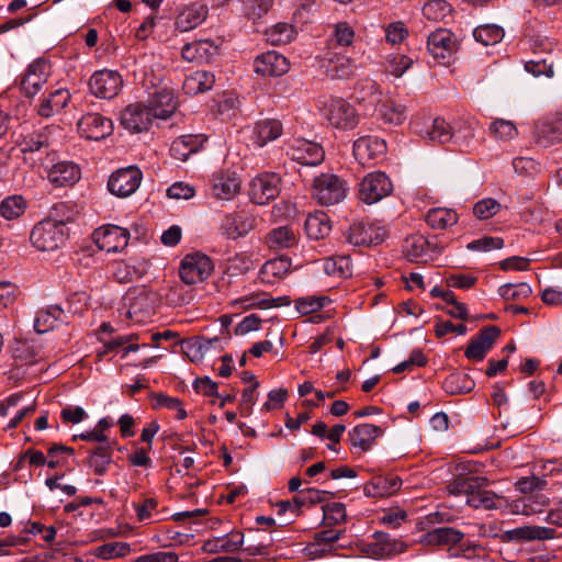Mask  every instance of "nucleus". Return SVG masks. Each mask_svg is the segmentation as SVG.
<instances>
[{"mask_svg": "<svg viewBox=\"0 0 562 562\" xmlns=\"http://www.w3.org/2000/svg\"><path fill=\"white\" fill-rule=\"evenodd\" d=\"M531 288L528 283H507L498 289L499 295L507 301L527 299L531 294Z\"/></svg>", "mask_w": 562, "mask_h": 562, "instance_id": "e2e57ef3", "label": "nucleus"}, {"mask_svg": "<svg viewBox=\"0 0 562 562\" xmlns=\"http://www.w3.org/2000/svg\"><path fill=\"white\" fill-rule=\"evenodd\" d=\"M206 139L201 134L181 135L171 143L170 155L179 161H187L192 154L203 147Z\"/></svg>", "mask_w": 562, "mask_h": 562, "instance_id": "2f4dec72", "label": "nucleus"}, {"mask_svg": "<svg viewBox=\"0 0 562 562\" xmlns=\"http://www.w3.org/2000/svg\"><path fill=\"white\" fill-rule=\"evenodd\" d=\"M502 210L498 201L492 198H486L477 201L473 206V214L479 220H488L496 215Z\"/></svg>", "mask_w": 562, "mask_h": 562, "instance_id": "69168bd1", "label": "nucleus"}, {"mask_svg": "<svg viewBox=\"0 0 562 562\" xmlns=\"http://www.w3.org/2000/svg\"><path fill=\"white\" fill-rule=\"evenodd\" d=\"M125 301L127 305L125 315L131 321L144 323L154 315V305L146 291H130Z\"/></svg>", "mask_w": 562, "mask_h": 562, "instance_id": "412c9836", "label": "nucleus"}, {"mask_svg": "<svg viewBox=\"0 0 562 562\" xmlns=\"http://www.w3.org/2000/svg\"><path fill=\"white\" fill-rule=\"evenodd\" d=\"M98 247L106 252H119L126 248L130 233L116 225H106L93 233Z\"/></svg>", "mask_w": 562, "mask_h": 562, "instance_id": "a211bd4d", "label": "nucleus"}, {"mask_svg": "<svg viewBox=\"0 0 562 562\" xmlns=\"http://www.w3.org/2000/svg\"><path fill=\"white\" fill-rule=\"evenodd\" d=\"M427 49L435 59L447 64L458 49L457 40L451 31L438 29L428 35Z\"/></svg>", "mask_w": 562, "mask_h": 562, "instance_id": "dca6fc26", "label": "nucleus"}, {"mask_svg": "<svg viewBox=\"0 0 562 562\" xmlns=\"http://www.w3.org/2000/svg\"><path fill=\"white\" fill-rule=\"evenodd\" d=\"M490 481L485 476H469L459 479L453 484V491L465 496V503L475 509H498L505 502L503 496L487 490Z\"/></svg>", "mask_w": 562, "mask_h": 562, "instance_id": "f257e3e1", "label": "nucleus"}, {"mask_svg": "<svg viewBox=\"0 0 562 562\" xmlns=\"http://www.w3.org/2000/svg\"><path fill=\"white\" fill-rule=\"evenodd\" d=\"M323 116L330 126L341 131L353 130L360 122L356 108L342 98H333L325 102Z\"/></svg>", "mask_w": 562, "mask_h": 562, "instance_id": "20e7f679", "label": "nucleus"}, {"mask_svg": "<svg viewBox=\"0 0 562 562\" xmlns=\"http://www.w3.org/2000/svg\"><path fill=\"white\" fill-rule=\"evenodd\" d=\"M291 270V259L286 256H280L266 261L259 271V277L263 283L274 284L285 278Z\"/></svg>", "mask_w": 562, "mask_h": 562, "instance_id": "473e14b6", "label": "nucleus"}, {"mask_svg": "<svg viewBox=\"0 0 562 562\" xmlns=\"http://www.w3.org/2000/svg\"><path fill=\"white\" fill-rule=\"evenodd\" d=\"M207 8L204 4L192 3L183 9L176 18L175 25L180 32H188L200 25L207 16Z\"/></svg>", "mask_w": 562, "mask_h": 562, "instance_id": "f704fd0d", "label": "nucleus"}, {"mask_svg": "<svg viewBox=\"0 0 562 562\" xmlns=\"http://www.w3.org/2000/svg\"><path fill=\"white\" fill-rule=\"evenodd\" d=\"M306 235L311 239H323L329 235L331 231L330 220L324 212L310 214L304 223Z\"/></svg>", "mask_w": 562, "mask_h": 562, "instance_id": "79ce46f5", "label": "nucleus"}, {"mask_svg": "<svg viewBox=\"0 0 562 562\" xmlns=\"http://www.w3.org/2000/svg\"><path fill=\"white\" fill-rule=\"evenodd\" d=\"M490 133L499 140H510L518 134L516 125L512 121L497 119L490 125Z\"/></svg>", "mask_w": 562, "mask_h": 562, "instance_id": "052dcab7", "label": "nucleus"}, {"mask_svg": "<svg viewBox=\"0 0 562 562\" xmlns=\"http://www.w3.org/2000/svg\"><path fill=\"white\" fill-rule=\"evenodd\" d=\"M215 77L212 72L198 70L188 76L183 82V89L188 94L203 93L212 89Z\"/></svg>", "mask_w": 562, "mask_h": 562, "instance_id": "c03bdc74", "label": "nucleus"}, {"mask_svg": "<svg viewBox=\"0 0 562 562\" xmlns=\"http://www.w3.org/2000/svg\"><path fill=\"white\" fill-rule=\"evenodd\" d=\"M47 178L55 187L74 186L81 177L80 168L71 161H59L45 166Z\"/></svg>", "mask_w": 562, "mask_h": 562, "instance_id": "a878e982", "label": "nucleus"}, {"mask_svg": "<svg viewBox=\"0 0 562 562\" xmlns=\"http://www.w3.org/2000/svg\"><path fill=\"white\" fill-rule=\"evenodd\" d=\"M241 181L235 172H218L211 180L212 196L221 201L233 200L240 191Z\"/></svg>", "mask_w": 562, "mask_h": 562, "instance_id": "4be33fe9", "label": "nucleus"}, {"mask_svg": "<svg viewBox=\"0 0 562 562\" xmlns=\"http://www.w3.org/2000/svg\"><path fill=\"white\" fill-rule=\"evenodd\" d=\"M419 134L422 137L438 144L449 142L454 135L451 126L440 117L434 119L425 130L419 131Z\"/></svg>", "mask_w": 562, "mask_h": 562, "instance_id": "37998d69", "label": "nucleus"}, {"mask_svg": "<svg viewBox=\"0 0 562 562\" xmlns=\"http://www.w3.org/2000/svg\"><path fill=\"white\" fill-rule=\"evenodd\" d=\"M280 186L281 178L277 173H260L250 181L249 196L256 204H267L279 195Z\"/></svg>", "mask_w": 562, "mask_h": 562, "instance_id": "ddd939ff", "label": "nucleus"}, {"mask_svg": "<svg viewBox=\"0 0 562 562\" xmlns=\"http://www.w3.org/2000/svg\"><path fill=\"white\" fill-rule=\"evenodd\" d=\"M131 552V546L127 542L116 541L99 546L94 550V555L103 560L124 558Z\"/></svg>", "mask_w": 562, "mask_h": 562, "instance_id": "13d9d810", "label": "nucleus"}, {"mask_svg": "<svg viewBox=\"0 0 562 562\" xmlns=\"http://www.w3.org/2000/svg\"><path fill=\"white\" fill-rule=\"evenodd\" d=\"M148 108L156 119L166 120L170 117L178 108V100L173 90L162 88L151 94L148 100Z\"/></svg>", "mask_w": 562, "mask_h": 562, "instance_id": "bb28decb", "label": "nucleus"}, {"mask_svg": "<svg viewBox=\"0 0 562 562\" xmlns=\"http://www.w3.org/2000/svg\"><path fill=\"white\" fill-rule=\"evenodd\" d=\"M499 335L501 329L498 327H484L480 330L479 335L469 342L464 352L465 357L474 361L483 360L486 352L493 347Z\"/></svg>", "mask_w": 562, "mask_h": 562, "instance_id": "b1692460", "label": "nucleus"}, {"mask_svg": "<svg viewBox=\"0 0 562 562\" xmlns=\"http://www.w3.org/2000/svg\"><path fill=\"white\" fill-rule=\"evenodd\" d=\"M122 87L123 79L116 70H98L89 80V89L97 98L113 99L119 94Z\"/></svg>", "mask_w": 562, "mask_h": 562, "instance_id": "4468645a", "label": "nucleus"}, {"mask_svg": "<svg viewBox=\"0 0 562 562\" xmlns=\"http://www.w3.org/2000/svg\"><path fill=\"white\" fill-rule=\"evenodd\" d=\"M70 93L65 88L56 89L42 99L37 113L42 117H50L59 113L70 101Z\"/></svg>", "mask_w": 562, "mask_h": 562, "instance_id": "e433bc0d", "label": "nucleus"}, {"mask_svg": "<svg viewBox=\"0 0 562 562\" xmlns=\"http://www.w3.org/2000/svg\"><path fill=\"white\" fill-rule=\"evenodd\" d=\"M214 269L211 258L204 254L187 255L180 265L179 274L187 284H196L206 280Z\"/></svg>", "mask_w": 562, "mask_h": 562, "instance_id": "6e6552de", "label": "nucleus"}, {"mask_svg": "<svg viewBox=\"0 0 562 562\" xmlns=\"http://www.w3.org/2000/svg\"><path fill=\"white\" fill-rule=\"evenodd\" d=\"M548 505V496L541 492H536L515 499L510 505V509L514 514L530 516L542 513Z\"/></svg>", "mask_w": 562, "mask_h": 562, "instance_id": "72a5a7b5", "label": "nucleus"}, {"mask_svg": "<svg viewBox=\"0 0 562 562\" xmlns=\"http://www.w3.org/2000/svg\"><path fill=\"white\" fill-rule=\"evenodd\" d=\"M347 195V184L337 175L321 173L314 178L312 196L321 205H335Z\"/></svg>", "mask_w": 562, "mask_h": 562, "instance_id": "7ed1b4c3", "label": "nucleus"}, {"mask_svg": "<svg viewBox=\"0 0 562 562\" xmlns=\"http://www.w3.org/2000/svg\"><path fill=\"white\" fill-rule=\"evenodd\" d=\"M392 191L393 184L384 172H371L359 184V199L367 204H373L389 196Z\"/></svg>", "mask_w": 562, "mask_h": 562, "instance_id": "1a4fd4ad", "label": "nucleus"}, {"mask_svg": "<svg viewBox=\"0 0 562 562\" xmlns=\"http://www.w3.org/2000/svg\"><path fill=\"white\" fill-rule=\"evenodd\" d=\"M283 133L281 121L276 119H265L258 121L252 131V139L256 145L263 147L269 142L279 138Z\"/></svg>", "mask_w": 562, "mask_h": 562, "instance_id": "c9c22d12", "label": "nucleus"}, {"mask_svg": "<svg viewBox=\"0 0 562 562\" xmlns=\"http://www.w3.org/2000/svg\"><path fill=\"white\" fill-rule=\"evenodd\" d=\"M257 226L256 215L246 209L226 213L220 223L218 231L227 239L236 240L245 237Z\"/></svg>", "mask_w": 562, "mask_h": 562, "instance_id": "39448f33", "label": "nucleus"}, {"mask_svg": "<svg viewBox=\"0 0 562 562\" xmlns=\"http://www.w3.org/2000/svg\"><path fill=\"white\" fill-rule=\"evenodd\" d=\"M154 113L148 105L142 102L128 104L120 116L121 125L133 133H142L149 130L154 120Z\"/></svg>", "mask_w": 562, "mask_h": 562, "instance_id": "2eb2a0df", "label": "nucleus"}, {"mask_svg": "<svg viewBox=\"0 0 562 562\" xmlns=\"http://www.w3.org/2000/svg\"><path fill=\"white\" fill-rule=\"evenodd\" d=\"M49 76L50 64L43 58L34 60L29 65L21 80L22 92L29 98L34 97L40 92Z\"/></svg>", "mask_w": 562, "mask_h": 562, "instance_id": "f3484780", "label": "nucleus"}, {"mask_svg": "<svg viewBox=\"0 0 562 562\" xmlns=\"http://www.w3.org/2000/svg\"><path fill=\"white\" fill-rule=\"evenodd\" d=\"M535 144L541 148H549L562 142V113L549 114L535 124Z\"/></svg>", "mask_w": 562, "mask_h": 562, "instance_id": "9b49d317", "label": "nucleus"}, {"mask_svg": "<svg viewBox=\"0 0 562 562\" xmlns=\"http://www.w3.org/2000/svg\"><path fill=\"white\" fill-rule=\"evenodd\" d=\"M113 449L109 443L99 446L87 459V465L93 470L97 475H104L108 467L112 462Z\"/></svg>", "mask_w": 562, "mask_h": 562, "instance_id": "de8ad7c7", "label": "nucleus"}, {"mask_svg": "<svg viewBox=\"0 0 562 562\" xmlns=\"http://www.w3.org/2000/svg\"><path fill=\"white\" fill-rule=\"evenodd\" d=\"M427 240L420 236L415 235L405 239L404 254L411 261H417L427 251Z\"/></svg>", "mask_w": 562, "mask_h": 562, "instance_id": "680f3d73", "label": "nucleus"}, {"mask_svg": "<svg viewBox=\"0 0 562 562\" xmlns=\"http://www.w3.org/2000/svg\"><path fill=\"white\" fill-rule=\"evenodd\" d=\"M265 241L270 249L278 251L296 246L299 236L292 227L285 225L272 228L266 235Z\"/></svg>", "mask_w": 562, "mask_h": 562, "instance_id": "4c0bfd02", "label": "nucleus"}, {"mask_svg": "<svg viewBox=\"0 0 562 562\" xmlns=\"http://www.w3.org/2000/svg\"><path fill=\"white\" fill-rule=\"evenodd\" d=\"M267 41L272 45H283L290 43L296 35L293 24L279 22L266 31Z\"/></svg>", "mask_w": 562, "mask_h": 562, "instance_id": "603ef678", "label": "nucleus"}, {"mask_svg": "<svg viewBox=\"0 0 562 562\" xmlns=\"http://www.w3.org/2000/svg\"><path fill=\"white\" fill-rule=\"evenodd\" d=\"M244 543V535L239 531L231 532L223 537L204 542L203 550L209 553L235 552Z\"/></svg>", "mask_w": 562, "mask_h": 562, "instance_id": "a19ab883", "label": "nucleus"}, {"mask_svg": "<svg viewBox=\"0 0 562 562\" xmlns=\"http://www.w3.org/2000/svg\"><path fill=\"white\" fill-rule=\"evenodd\" d=\"M154 408L165 407L176 412V418L182 420L187 417V412L182 407V403L178 397H171L165 394H154Z\"/></svg>", "mask_w": 562, "mask_h": 562, "instance_id": "338daca9", "label": "nucleus"}, {"mask_svg": "<svg viewBox=\"0 0 562 562\" xmlns=\"http://www.w3.org/2000/svg\"><path fill=\"white\" fill-rule=\"evenodd\" d=\"M379 111L380 117L389 124L400 125L406 119V108L402 104L396 103L390 98H382Z\"/></svg>", "mask_w": 562, "mask_h": 562, "instance_id": "09e8293b", "label": "nucleus"}, {"mask_svg": "<svg viewBox=\"0 0 562 562\" xmlns=\"http://www.w3.org/2000/svg\"><path fill=\"white\" fill-rule=\"evenodd\" d=\"M80 135L90 140H101L113 132V123L100 113H87L78 121Z\"/></svg>", "mask_w": 562, "mask_h": 562, "instance_id": "6ab92c4d", "label": "nucleus"}, {"mask_svg": "<svg viewBox=\"0 0 562 562\" xmlns=\"http://www.w3.org/2000/svg\"><path fill=\"white\" fill-rule=\"evenodd\" d=\"M427 224L435 229H446L449 226L457 224L458 215L451 209L435 207L426 214Z\"/></svg>", "mask_w": 562, "mask_h": 562, "instance_id": "8fccbe9b", "label": "nucleus"}, {"mask_svg": "<svg viewBox=\"0 0 562 562\" xmlns=\"http://www.w3.org/2000/svg\"><path fill=\"white\" fill-rule=\"evenodd\" d=\"M67 237L68 228L63 221L44 220L33 227L30 240L40 251H54L65 244Z\"/></svg>", "mask_w": 562, "mask_h": 562, "instance_id": "f03ea898", "label": "nucleus"}, {"mask_svg": "<svg viewBox=\"0 0 562 562\" xmlns=\"http://www.w3.org/2000/svg\"><path fill=\"white\" fill-rule=\"evenodd\" d=\"M48 146V137L43 132H29L22 136L20 147L23 153L40 151Z\"/></svg>", "mask_w": 562, "mask_h": 562, "instance_id": "bf43d9fd", "label": "nucleus"}, {"mask_svg": "<svg viewBox=\"0 0 562 562\" xmlns=\"http://www.w3.org/2000/svg\"><path fill=\"white\" fill-rule=\"evenodd\" d=\"M452 12V5L446 0H429L423 7L424 16L432 22H447Z\"/></svg>", "mask_w": 562, "mask_h": 562, "instance_id": "3c124183", "label": "nucleus"}, {"mask_svg": "<svg viewBox=\"0 0 562 562\" xmlns=\"http://www.w3.org/2000/svg\"><path fill=\"white\" fill-rule=\"evenodd\" d=\"M382 435L383 429L380 426L368 423L359 424L348 432L351 446L361 452L370 450Z\"/></svg>", "mask_w": 562, "mask_h": 562, "instance_id": "c85d7f7f", "label": "nucleus"}, {"mask_svg": "<svg viewBox=\"0 0 562 562\" xmlns=\"http://www.w3.org/2000/svg\"><path fill=\"white\" fill-rule=\"evenodd\" d=\"M255 71L265 77H279L290 69L288 59L274 52L269 50L258 56L254 61Z\"/></svg>", "mask_w": 562, "mask_h": 562, "instance_id": "5701e85b", "label": "nucleus"}, {"mask_svg": "<svg viewBox=\"0 0 562 562\" xmlns=\"http://www.w3.org/2000/svg\"><path fill=\"white\" fill-rule=\"evenodd\" d=\"M463 538L464 533L461 530L452 527H438L423 535L420 543L451 549L459 544Z\"/></svg>", "mask_w": 562, "mask_h": 562, "instance_id": "cd10ccee", "label": "nucleus"}, {"mask_svg": "<svg viewBox=\"0 0 562 562\" xmlns=\"http://www.w3.org/2000/svg\"><path fill=\"white\" fill-rule=\"evenodd\" d=\"M285 154L303 166H318L324 161L325 151L315 142L305 138H295L285 145Z\"/></svg>", "mask_w": 562, "mask_h": 562, "instance_id": "9d476101", "label": "nucleus"}, {"mask_svg": "<svg viewBox=\"0 0 562 562\" xmlns=\"http://www.w3.org/2000/svg\"><path fill=\"white\" fill-rule=\"evenodd\" d=\"M353 94L356 102L367 111H376L383 98L381 87L371 79L359 80Z\"/></svg>", "mask_w": 562, "mask_h": 562, "instance_id": "393cba45", "label": "nucleus"}, {"mask_svg": "<svg viewBox=\"0 0 562 562\" xmlns=\"http://www.w3.org/2000/svg\"><path fill=\"white\" fill-rule=\"evenodd\" d=\"M255 268L251 255L241 251L227 259L225 271L229 276L237 277L245 274Z\"/></svg>", "mask_w": 562, "mask_h": 562, "instance_id": "864d4df0", "label": "nucleus"}, {"mask_svg": "<svg viewBox=\"0 0 562 562\" xmlns=\"http://www.w3.org/2000/svg\"><path fill=\"white\" fill-rule=\"evenodd\" d=\"M408 546L401 539L394 538L386 532L376 531L372 535V540L367 542L362 552L372 559H389L407 551Z\"/></svg>", "mask_w": 562, "mask_h": 562, "instance_id": "0eeeda50", "label": "nucleus"}, {"mask_svg": "<svg viewBox=\"0 0 562 562\" xmlns=\"http://www.w3.org/2000/svg\"><path fill=\"white\" fill-rule=\"evenodd\" d=\"M402 479L395 474L374 476L363 487V492L370 497H387L400 491Z\"/></svg>", "mask_w": 562, "mask_h": 562, "instance_id": "c756f323", "label": "nucleus"}, {"mask_svg": "<svg viewBox=\"0 0 562 562\" xmlns=\"http://www.w3.org/2000/svg\"><path fill=\"white\" fill-rule=\"evenodd\" d=\"M554 537V530L547 527L537 526H524L512 530H507L504 533V540L506 541H530V540H543L551 539Z\"/></svg>", "mask_w": 562, "mask_h": 562, "instance_id": "58836bf2", "label": "nucleus"}, {"mask_svg": "<svg viewBox=\"0 0 562 562\" xmlns=\"http://www.w3.org/2000/svg\"><path fill=\"white\" fill-rule=\"evenodd\" d=\"M65 322L64 310L58 305H52L37 312L34 319V328L37 333H47Z\"/></svg>", "mask_w": 562, "mask_h": 562, "instance_id": "ea45409f", "label": "nucleus"}, {"mask_svg": "<svg viewBox=\"0 0 562 562\" xmlns=\"http://www.w3.org/2000/svg\"><path fill=\"white\" fill-rule=\"evenodd\" d=\"M412 65V59L405 55L394 54L387 56L384 63V71L400 78Z\"/></svg>", "mask_w": 562, "mask_h": 562, "instance_id": "0e129e2a", "label": "nucleus"}, {"mask_svg": "<svg viewBox=\"0 0 562 562\" xmlns=\"http://www.w3.org/2000/svg\"><path fill=\"white\" fill-rule=\"evenodd\" d=\"M333 38L339 46H350L355 40V30L348 22H338L334 25Z\"/></svg>", "mask_w": 562, "mask_h": 562, "instance_id": "774afa93", "label": "nucleus"}, {"mask_svg": "<svg viewBox=\"0 0 562 562\" xmlns=\"http://www.w3.org/2000/svg\"><path fill=\"white\" fill-rule=\"evenodd\" d=\"M142 178L140 169L135 166L121 168L110 176L108 189L113 195L127 198L138 189Z\"/></svg>", "mask_w": 562, "mask_h": 562, "instance_id": "f8f14e48", "label": "nucleus"}, {"mask_svg": "<svg viewBox=\"0 0 562 562\" xmlns=\"http://www.w3.org/2000/svg\"><path fill=\"white\" fill-rule=\"evenodd\" d=\"M26 201L22 195H11L0 203V214L8 221L19 218L24 214Z\"/></svg>", "mask_w": 562, "mask_h": 562, "instance_id": "5fc2aeb1", "label": "nucleus"}, {"mask_svg": "<svg viewBox=\"0 0 562 562\" xmlns=\"http://www.w3.org/2000/svg\"><path fill=\"white\" fill-rule=\"evenodd\" d=\"M473 36L476 42L482 43L484 46L495 45L504 37V31L498 25L485 24L475 27Z\"/></svg>", "mask_w": 562, "mask_h": 562, "instance_id": "6e6d98bb", "label": "nucleus"}, {"mask_svg": "<svg viewBox=\"0 0 562 562\" xmlns=\"http://www.w3.org/2000/svg\"><path fill=\"white\" fill-rule=\"evenodd\" d=\"M323 269L326 274L336 278H349L352 276V262L347 255H336L324 259Z\"/></svg>", "mask_w": 562, "mask_h": 562, "instance_id": "49530a36", "label": "nucleus"}, {"mask_svg": "<svg viewBox=\"0 0 562 562\" xmlns=\"http://www.w3.org/2000/svg\"><path fill=\"white\" fill-rule=\"evenodd\" d=\"M387 229L379 222L359 221L350 225L347 240L353 246H376L385 240Z\"/></svg>", "mask_w": 562, "mask_h": 562, "instance_id": "423d86ee", "label": "nucleus"}, {"mask_svg": "<svg viewBox=\"0 0 562 562\" xmlns=\"http://www.w3.org/2000/svg\"><path fill=\"white\" fill-rule=\"evenodd\" d=\"M218 46L210 40H198L186 44L181 49V56L188 61L199 64L209 63L217 55Z\"/></svg>", "mask_w": 562, "mask_h": 562, "instance_id": "7c9ffc66", "label": "nucleus"}, {"mask_svg": "<svg viewBox=\"0 0 562 562\" xmlns=\"http://www.w3.org/2000/svg\"><path fill=\"white\" fill-rule=\"evenodd\" d=\"M386 153L384 139L376 136H362L353 143V156L362 166L370 165Z\"/></svg>", "mask_w": 562, "mask_h": 562, "instance_id": "aec40b11", "label": "nucleus"}, {"mask_svg": "<svg viewBox=\"0 0 562 562\" xmlns=\"http://www.w3.org/2000/svg\"><path fill=\"white\" fill-rule=\"evenodd\" d=\"M324 67L331 79H349L356 72L353 61L346 56L331 57L326 61Z\"/></svg>", "mask_w": 562, "mask_h": 562, "instance_id": "a18cd8bd", "label": "nucleus"}, {"mask_svg": "<svg viewBox=\"0 0 562 562\" xmlns=\"http://www.w3.org/2000/svg\"><path fill=\"white\" fill-rule=\"evenodd\" d=\"M330 302L327 295H310L296 299L294 304L299 313L307 315L321 311Z\"/></svg>", "mask_w": 562, "mask_h": 562, "instance_id": "4d7b16f0", "label": "nucleus"}]
</instances>
